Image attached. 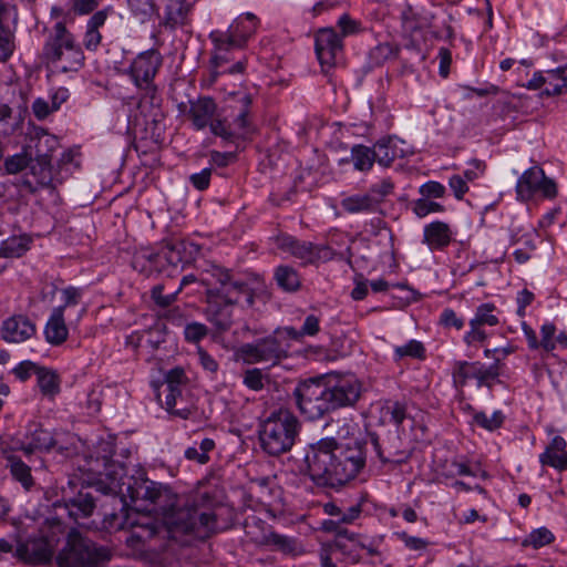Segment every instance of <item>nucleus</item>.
I'll use <instances>...</instances> for the list:
<instances>
[{
	"label": "nucleus",
	"mask_w": 567,
	"mask_h": 567,
	"mask_svg": "<svg viewBox=\"0 0 567 567\" xmlns=\"http://www.w3.org/2000/svg\"><path fill=\"white\" fill-rule=\"evenodd\" d=\"M367 444L359 440L338 443L333 437L320 439L306 451V474L318 487L339 489L364 467Z\"/></svg>",
	"instance_id": "1"
},
{
	"label": "nucleus",
	"mask_w": 567,
	"mask_h": 567,
	"mask_svg": "<svg viewBox=\"0 0 567 567\" xmlns=\"http://www.w3.org/2000/svg\"><path fill=\"white\" fill-rule=\"evenodd\" d=\"M100 447L103 454L87 462L89 471L96 475L100 482L109 481L110 492L128 496L133 504L140 502L145 508L153 505L159 512H166L175 504L177 495L168 485L147 478L143 472L124 476L123 466L112 460L113 445L105 442Z\"/></svg>",
	"instance_id": "2"
},
{
	"label": "nucleus",
	"mask_w": 567,
	"mask_h": 567,
	"mask_svg": "<svg viewBox=\"0 0 567 567\" xmlns=\"http://www.w3.org/2000/svg\"><path fill=\"white\" fill-rule=\"evenodd\" d=\"M200 281L206 287L205 316L219 331L230 328L234 307L240 302L241 297L247 307L255 302V293L249 285L236 279L228 269L220 266L213 265L206 269Z\"/></svg>",
	"instance_id": "3"
},
{
	"label": "nucleus",
	"mask_w": 567,
	"mask_h": 567,
	"mask_svg": "<svg viewBox=\"0 0 567 567\" xmlns=\"http://www.w3.org/2000/svg\"><path fill=\"white\" fill-rule=\"evenodd\" d=\"M164 524L148 527V536L165 534L169 538L178 535L193 534L198 538H207L216 530V516L212 512L200 511L196 505L178 506V498L166 512L161 511Z\"/></svg>",
	"instance_id": "4"
},
{
	"label": "nucleus",
	"mask_w": 567,
	"mask_h": 567,
	"mask_svg": "<svg viewBox=\"0 0 567 567\" xmlns=\"http://www.w3.org/2000/svg\"><path fill=\"white\" fill-rule=\"evenodd\" d=\"M298 417L289 410L272 412L261 424L259 439L262 450L279 456L291 450L300 431Z\"/></svg>",
	"instance_id": "5"
},
{
	"label": "nucleus",
	"mask_w": 567,
	"mask_h": 567,
	"mask_svg": "<svg viewBox=\"0 0 567 567\" xmlns=\"http://www.w3.org/2000/svg\"><path fill=\"white\" fill-rule=\"evenodd\" d=\"M112 555L109 547L99 545L76 528H71L55 560L58 567H93L109 561Z\"/></svg>",
	"instance_id": "6"
},
{
	"label": "nucleus",
	"mask_w": 567,
	"mask_h": 567,
	"mask_svg": "<svg viewBox=\"0 0 567 567\" xmlns=\"http://www.w3.org/2000/svg\"><path fill=\"white\" fill-rule=\"evenodd\" d=\"M285 328H277L271 334L261 338L255 342L241 344L236 355L247 364L270 362L278 364L288 357L291 341L289 340Z\"/></svg>",
	"instance_id": "7"
},
{
	"label": "nucleus",
	"mask_w": 567,
	"mask_h": 567,
	"mask_svg": "<svg viewBox=\"0 0 567 567\" xmlns=\"http://www.w3.org/2000/svg\"><path fill=\"white\" fill-rule=\"evenodd\" d=\"M300 413L310 421H316L332 412L328 382L323 377L300 381L292 392Z\"/></svg>",
	"instance_id": "8"
},
{
	"label": "nucleus",
	"mask_w": 567,
	"mask_h": 567,
	"mask_svg": "<svg viewBox=\"0 0 567 567\" xmlns=\"http://www.w3.org/2000/svg\"><path fill=\"white\" fill-rule=\"evenodd\" d=\"M63 533L62 523L54 520L50 524L48 532L41 530L39 535L19 542L14 550V557L33 566L49 564L59 543L58 535Z\"/></svg>",
	"instance_id": "9"
},
{
	"label": "nucleus",
	"mask_w": 567,
	"mask_h": 567,
	"mask_svg": "<svg viewBox=\"0 0 567 567\" xmlns=\"http://www.w3.org/2000/svg\"><path fill=\"white\" fill-rule=\"evenodd\" d=\"M239 107L231 123L226 120H217L212 124V133L227 142L239 138H247L254 133L255 126L250 120V106L252 103L250 94H243L238 99Z\"/></svg>",
	"instance_id": "10"
},
{
	"label": "nucleus",
	"mask_w": 567,
	"mask_h": 567,
	"mask_svg": "<svg viewBox=\"0 0 567 567\" xmlns=\"http://www.w3.org/2000/svg\"><path fill=\"white\" fill-rule=\"evenodd\" d=\"M44 55L63 72L79 70L84 60L81 45L75 44L72 38H50L44 48Z\"/></svg>",
	"instance_id": "11"
},
{
	"label": "nucleus",
	"mask_w": 567,
	"mask_h": 567,
	"mask_svg": "<svg viewBox=\"0 0 567 567\" xmlns=\"http://www.w3.org/2000/svg\"><path fill=\"white\" fill-rule=\"evenodd\" d=\"M453 382L456 386H464L468 380L475 379L477 386L492 388L494 382H498L499 359L488 367L480 361H456L452 371Z\"/></svg>",
	"instance_id": "12"
},
{
	"label": "nucleus",
	"mask_w": 567,
	"mask_h": 567,
	"mask_svg": "<svg viewBox=\"0 0 567 567\" xmlns=\"http://www.w3.org/2000/svg\"><path fill=\"white\" fill-rule=\"evenodd\" d=\"M186 250L187 244L184 240H169L163 243L156 251L142 250L136 257V261L144 260L148 264V267H161L163 260H166L167 267H172L167 277H174L178 268L188 262Z\"/></svg>",
	"instance_id": "13"
},
{
	"label": "nucleus",
	"mask_w": 567,
	"mask_h": 567,
	"mask_svg": "<svg viewBox=\"0 0 567 567\" xmlns=\"http://www.w3.org/2000/svg\"><path fill=\"white\" fill-rule=\"evenodd\" d=\"M369 443L372 445L378 458L382 463L400 465L410 457V452L403 447V441L399 431H388L385 434L368 433Z\"/></svg>",
	"instance_id": "14"
},
{
	"label": "nucleus",
	"mask_w": 567,
	"mask_h": 567,
	"mask_svg": "<svg viewBox=\"0 0 567 567\" xmlns=\"http://www.w3.org/2000/svg\"><path fill=\"white\" fill-rule=\"evenodd\" d=\"M277 244L280 249L290 252L293 257L301 259L306 264L332 258V250L329 247L313 245L310 241H300L289 235L279 236Z\"/></svg>",
	"instance_id": "15"
},
{
	"label": "nucleus",
	"mask_w": 567,
	"mask_h": 567,
	"mask_svg": "<svg viewBox=\"0 0 567 567\" xmlns=\"http://www.w3.org/2000/svg\"><path fill=\"white\" fill-rule=\"evenodd\" d=\"M496 307L494 303L486 302L480 305L470 320V330L464 334L463 341L467 346L483 343L488 338L486 327H495L499 323L498 317L494 313Z\"/></svg>",
	"instance_id": "16"
},
{
	"label": "nucleus",
	"mask_w": 567,
	"mask_h": 567,
	"mask_svg": "<svg viewBox=\"0 0 567 567\" xmlns=\"http://www.w3.org/2000/svg\"><path fill=\"white\" fill-rule=\"evenodd\" d=\"M62 179L59 173L54 172L51 162L43 159H32L30 173L22 181V186L30 193H37L40 189H55Z\"/></svg>",
	"instance_id": "17"
},
{
	"label": "nucleus",
	"mask_w": 567,
	"mask_h": 567,
	"mask_svg": "<svg viewBox=\"0 0 567 567\" xmlns=\"http://www.w3.org/2000/svg\"><path fill=\"white\" fill-rule=\"evenodd\" d=\"M328 394L332 411L352 406L360 399L361 383L353 377H346L336 381L327 380Z\"/></svg>",
	"instance_id": "18"
},
{
	"label": "nucleus",
	"mask_w": 567,
	"mask_h": 567,
	"mask_svg": "<svg viewBox=\"0 0 567 567\" xmlns=\"http://www.w3.org/2000/svg\"><path fill=\"white\" fill-rule=\"evenodd\" d=\"M162 65V56L156 49L140 53L131 66V74L137 86L148 85Z\"/></svg>",
	"instance_id": "19"
},
{
	"label": "nucleus",
	"mask_w": 567,
	"mask_h": 567,
	"mask_svg": "<svg viewBox=\"0 0 567 567\" xmlns=\"http://www.w3.org/2000/svg\"><path fill=\"white\" fill-rule=\"evenodd\" d=\"M37 333V326L24 315H13L2 321L0 334L9 343H21Z\"/></svg>",
	"instance_id": "20"
},
{
	"label": "nucleus",
	"mask_w": 567,
	"mask_h": 567,
	"mask_svg": "<svg viewBox=\"0 0 567 567\" xmlns=\"http://www.w3.org/2000/svg\"><path fill=\"white\" fill-rule=\"evenodd\" d=\"M27 151L33 159L51 162L53 153L59 147L58 138L41 127H35L30 134Z\"/></svg>",
	"instance_id": "21"
},
{
	"label": "nucleus",
	"mask_w": 567,
	"mask_h": 567,
	"mask_svg": "<svg viewBox=\"0 0 567 567\" xmlns=\"http://www.w3.org/2000/svg\"><path fill=\"white\" fill-rule=\"evenodd\" d=\"M216 112L217 104L212 97L204 96L189 102L188 117L198 131L207 126L212 130V124L220 120L216 117Z\"/></svg>",
	"instance_id": "22"
},
{
	"label": "nucleus",
	"mask_w": 567,
	"mask_h": 567,
	"mask_svg": "<svg viewBox=\"0 0 567 567\" xmlns=\"http://www.w3.org/2000/svg\"><path fill=\"white\" fill-rule=\"evenodd\" d=\"M315 50L322 71L327 72L342 59V38H316Z\"/></svg>",
	"instance_id": "23"
},
{
	"label": "nucleus",
	"mask_w": 567,
	"mask_h": 567,
	"mask_svg": "<svg viewBox=\"0 0 567 567\" xmlns=\"http://www.w3.org/2000/svg\"><path fill=\"white\" fill-rule=\"evenodd\" d=\"M55 444L52 433L43 429L39 423H30L25 433V442L22 443L21 450L25 454L34 451H49Z\"/></svg>",
	"instance_id": "24"
},
{
	"label": "nucleus",
	"mask_w": 567,
	"mask_h": 567,
	"mask_svg": "<svg viewBox=\"0 0 567 567\" xmlns=\"http://www.w3.org/2000/svg\"><path fill=\"white\" fill-rule=\"evenodd\" d=\"M539 462L544 466H550L557 471H567V442L560 436L553 437L545 451L539 455Z\"/></svg>",
	"instance_id": "25"
},
{
	"label": "nucleus",
	"mask_w": 567,
	"mask_h": 567,
	"mask_svg": "<svg viewBox=\"0 0 567 567\" xmlns=\"http://www.w3.org/2000/svg\"><path fill=\"white\" fill-rule=\"evenodd\" d=\"M247 44V38H214V54L210 62L214 68H219L234 60V52L241 50Z\"/></svg>",
	"instance_id": "26"
},
{
	"label": "nucleus",
	"mask_w": 567,
	"mask_h": 567,
	"mask_svg": "<svg viewBox=\"0 0 567 567\" xmlns=\"http://www.w3.org/2000/svg\"><path fill=\"white\" fill-rule=\"evenodd\" d=\"M402 27L405 32H425L433 25L435 17L425 9L406 7L401 14Z\"/></svg>",
	"instance_id": "27"
},
{
	"label": "nucleus",
	"mask_w": 567,
	"mask_h": 567,
	"mask_svg": "<svg viewBox=\"0 0 567 567\" xmlns=\"http://www.w3.org/2000/svg\"><path fill=\"white\" fill-rule=\"evenodd\" d=\"M452 230L449 224L435 220L427 224L423 230V243L429 246L431 250H443L452 241Z\"/></svg>",
	"instance_id": "28"
},
{
	"label": "nucleus",
	"mask_w": 567,
	"mask_h": 567,
	"mask_svg": "<svg viewBox=\"0 0 567 567\" xmlns=\"http://www.w3.org/2000/svg\"><path fill=\"white\" fill-rule=\"evenodd\" d=\"M69 336V329L64 321L62 308H53L44 327V337L48 343L61 346Z\"/></svg>",
	"instance_id": "29"
},
{
	"label": "nucleus",
	"mask_w": 567,
	"mask_h": 567,
	"mask_svg": "<svg viewBox=\"0 0 567 567\" xmlns=\"http://www.w3.org/2000/svg\"><path fill=\"white\" fill-rule=\"evenodd\" d=\"M399 142L391 136L380 138L372 147L375 162L383 167H389L396 158L402 157L403 150L398 147Z\"/></svg>",
	"instance_id": "30"
},
{
	"label": "nucleus",
	"mask_w": 567,
	"mask_h": 567,
	"mask_svg": "<svg viewBox=\"0 0 567 567\" xmlns=\"http://www.w3.org/2000/svg\"><path fill=\"white\" fill-rule=\"evenodd\" d=\"M340 206L350 215L375 214L379 212L368 192L343 197L340 202Z\"/></svg>",
	"instance_id": "31"
},
{
	"label": "nucleus",
	"mask_w": 567,
	"mask_h": 567,
	"mask_svg": "<svg viewBox=\"0 0 567 567\" xmlns=\"http://www.w3.org/2000/svg\"><path fill=\"white\" fill-rule=\"evenodd\" d=\"M544 171L539 166L527 169L518 179L516 190L519 197L528 199L537 193L542 182H544Z\"/></svg>",
	"instance_id": "32"
},
{
	"label": "nucleus",
	"mask_w": 567,
	"mask_h": 567,
	"mask_svg": "<svg viewBox=\"0 0 567 567\" xmlns=\"http://www.w3.org/2000/svg\"><path fill=\"white\" fill-rule=\"evenodd\" d=\"M190 9L192 4L186 0H167L164 20L169 31H174L177 25L186 22Z\"/></svg>",
	"instance_id": "33"
},
{
	"label": "nucleus",
	"mask_w": 567,
	"mask_h": 567,
	"mask_svg": "<svg viewBox=\"0 0 567 567\" xmlns=\"http://www.w3.org/2000/svg\"><path fill=\"white\" fill-rule=\"evenodd\" d=\"M65 507L69 511V515L74 517H89L94 508V497L90 493L79 492L76 496L65 501Z\"/></svg>",
	"instance_id": "34"
},
{
	"label": "nucleus",
	"mask_w": 567,
	"mask_h": 567,
	"mask_svg": "<svg viewBox=\"0 0 567 567\" xmlns=\"http://www.w3.org/2000/svg\"><path fill=\"white\" fill-rule=\"evenodd\" d=\"M31 243L32 239L28 235L11 236L1 241L0 257L20 258L30 249Z\"/></svg>",
	"instance_id": "35"
},
{
	"label": "nucleus",
	"mask_w": 567,
	"mask_h": 567,
	"mask_svg": "<svg viewBox=\"0 0 567 567\" xmlns=\"http://www.w3.org/2000/svg\"><path fill=\"white\" fill-rule=\"evenodd\" d=\"M7 466L10 468L12 477L20 482L25 491H30L34 485V480L31 475V468L23 461L16 455L7 457Z\"/></svg>",
	"instance_id": "36"
},
{
	"label": "nucleus",
	"mask_w": 567,
	"mask_h": 567,
	"mask_svg": "<svg viewBox=\"0 0 567 567\" xmlns=\"http://www.w3.org/2000/svg\"><path fill=\"white\" fill-rule=\"evenodd\" d=\"M17 32V10L13 0H0V35H13Z\"/></svg>",
	"instance_id": "37"
},
{
	"label": "nucleus",
	"mask_w": 567,
	"mask_h": 567,
	"mask_svg": "<svg viewBox=\"0 0 567 567\" xmlns=\"http://www.w3.org/2000/svg\"><path fill=\"white\" fill-rule=\"evenodd\" d=\"M567 91V66L547 71V86L543 94L559 95Z\"/></svg>",
	"instance_id": "38"
},
{
	"label": "nucleus",
	"mask_w": 567,
	"mask_h": 567,
	"mask_svg": "<svg viewBox=\"0 0 567 567\" xmlns=\"http://www.w3.org/2000/svg\"><path fill=\"white\" fill-rule=\"evenodd\" d=\"M351 161L357 171H370L375 162L373 148L362 144L353 145L351 148Z\"/></svg>",
	"instance_id": "39"
},
{
	"label": "nucleus",
	"mask_w": 567,
	"mask_h": 567,
	"mask_svg": "<svg viewBox=\"0 0 567 567\" xmlns=\"http://www.w3.org/2000/svg\"><path fill=\"white\" fill-rule=\"evenodd\" d=\"M277 285L286 291H296L300 287V278L290 266H279L275 270Z\"/></svg>",
	"instance_id": "40"
},
{
	"label": "nucleus",
	"mask_w": 567,
	"mask_h": 567,
	"mask_svg": "<svg viewBox=\"0 0 567 567\" xmlns=\"http://www.w3.org/2000/svg\"><path fill=\"white\" fill-rule=\"evenodd\" d=\"M290 341H300L305 336L313 337L320 330V321L319 318L315 315H309L306 317L305 322L300 330L295 329L293 327H284Z\"/></svg>",
	"instance_id": "41"
},
{
	"label": "nucleus",
	"mask_w": 567,
	"mask_h": 567,
	"mask_svg": "<svg viewBox=\"0 0 567 567\" xmlns=\"http://www.w3.org/2000/svg\"><path fill=\"white\" fill-rule=\"evenodd\" d=\"M37 380L43 395L54 396L59 393V380L54 372L45 368H41L39 371H37Z\"/></svg>",
	"instance_id": "42"
},
{
	"label": "nucleus",
	"mask_w": 567,
	"mask_h": 567,
	"mask_svg": "<svg viewBox=\"0 0 567 567\" xmlns=\"http://www.w3.org/2000/svg\"><path fill=\"white\" fill-rule=\"evenodd\" d=\"M406 357L419 360L424 359L425 348L423 343L417 340H410L408 343L394 348L393 359L395 362Z\"/></svg>",
	"instance_id": "43"
},
{
	"label": "nucleus",
	"mask_w": 567,
	"mask_h": 567,
	"mask_svg": "<svg viewBox=\"0 0 567 567\" xmlns=\"http://www.w3.org/2000/svg\"><path fill=\"white\" fill-rule=\"evenodd\" d=\"M327 429L334 434L333 439H337L338 443H343V440L349 439L355 431V424L347 417H339L331 420L327 423Z\"/></svg>",
	"instance_id": "44"
},
{
	"label": "nucleus",
	"mask_w": 567,
	"mask_h": 567,
	"mask_svg": "<svg viewBox=\"0 0 567 567\" xmlns=\"http://www.w3.org/2000/svg\"><path fill=\"white\" fill-rule=\"evenodd\" d=\"M259 19L251 12H246L239 16L230 25V33L251 34L257 32Z\"/></svg>",
	"instance_id": "45"
},
{
	"label": "nucleus",
	"mask_w": 567,
	"mask_h": 567,
	"mask_svg": "<svg viewBox=\"0 0 567 567\" xmlns=\"http://www.w3.org/2000/svg\"><path fill=\"white\" fill-rule=\"evenodd\" d=\"M394 184L390 178H384L369 187L367 190L373 203L380 210L385 197L393 193Z\"/></svg>",
	"instance_id": "46"
},
{
	"label": "nucleus",
	"mask_w": 567,
	"mask_h": 567,
	"mask_svg": "<svg viewBox=\"0 0 567 567\" xmlns=\"http://www.w3.org/2000/svg\"><path fill=\"white\" fill-rule=\"evenodd\" d=\"M504 414L502 411H495L491 416L485 412H476L473 415V421L476 425L487 430L495 431L499 429L504 422Z\"/></svg>",
	"instance_id": "47"
},
{
	"label": "nucleus",
	"mask_w": 567,
	"mask_h": 567,
	"mask_svg": "<svg viewBox=\"0 0 567 567\" xmlns=\"http://www.w3.org/2000/svg\"><path fill=\"white\" fill-rule=\"evenodd\" d=\"M268 381V374H265L261 369L251 368L247 369L243 374V383L249 390L261 391Z\"/></svg>",
	"instance_id": "48"
},
{
	"label": "nucleus",
	"mask_w": 567,
	"mask_h": 567,
	"mask_svg": "<svg viewBox=\"0 0 567 567\" xmlns=\"http://www.w3.org/2000/svg\"><path fill=\"white\" fill-rule=\"evenodd\" d=\"M411 209L419 218H423L431 213H442L445 210L442 204L424 197L413 200Z\"/></svg>",
	"instance_id": "49"
},
{
	"label": "nucleus",
	"mask_w": 567,
	"mask_h": 567,
	"mask_svg": "<svg viewBox=\"0 0 567 567\" xmlns=\"http://www.w3.org/2000/svg\"><path fill=\"white\" fill-rule=\"evenodd\" d=\"M266 543L285 554L293 553L297 545L293 538L275 532H271L266 536Z\"/></svg>",
	"instance_id": "50"
},
{
	"label": "nucleus",
	"mask_w": 567,
	"mask_h": 567,
	"mask_svg": "<svg viewBox=\"0 0 567 567\" xmlns=\"http://www.w3.org/2000/svg\"><path fill=\"white\" fill-rule=\"evenodd\" d=\"M32 159V156L27 151V146H24L23 152L21 154H16L6 159V171L9 174H17L28 166L30 167Z\"/></svg>",
	"instance_id": "51"
},
{
	"label": "nucleus",
	"mask_w": 567,
	"mask_h": 567,
	"mask_svg": "<svg viewBox=\"0 0 567 567\" xmlns=\"http://www.w3.org/2000/svg\"><path fill=\"white\" fill-rule=\"evenodd\" d=\"M554 540L553 533L546 527H540L533 530L528 537L523 542L524 546H533L534 548H539L545 545L550 544Z\"/></svg>",
	"instance_id": "52"
},
{
	"label": "nucleus",
	"mask_w": 567,
	"mask_h": 567,
	"mask_svg": "<svg viewBox=\"0 0 567 567\" xmlns=\"http://www.w3.org/2000/svg\"><path fill=\"white\" fill-rule=\"evenodd\" d=\"M131 11L141 21H145L155 12V4L153 0H127Z\"/></svg>",
	"instance_id": "53"
},
{
	"label": "nucleus",
	"mask_w": 567,
	"mask_h": 567,
	"mask_svg": "<svg viewBox=\"0 0 567 567\" xmlns=\"http://www.w3.org/2000/svg\"><path fill=\"white\" fill-rule=\"evenodd\" d=\"M208 334V328L200 322H190L185 326L184 337L188 342H198Z\"/></svg>",
	"instance_id": "54"
},
{
	"label": "nucleus",
	"mask_w": 567,
	"mask_h": 567,
	"mask_svg": "<svg viewBox=\"0 0 567 567\" xmlns=\"http://www.w3.org/2000/svg\"><path fill=\"white\" fill-rule=\"evenodd\" d=\"M419 193L422 195V197L427 199L443 198L445 196L446 189L443 184L435 181H430L420 186Z\"/></svg>",
	"instance_id": "55"
},
{
	"label": "nucleus",
	"mask_w": 567,
	"mask_h": 567,
	"mask_svg": "<svg viewBox=\"0 0 567 567\" xmlns=\"http://www.w3.org/2000/svg\"><path fill=\"white\" fill-rule=\"evenodd\" d=\"M213 167L202 169L189 176V183L197 190H205L209 187Z\"/></svg>",
	"instance_id": "56"
},
{
	"label": "nucleus",
	"mask_w": 567,
	"mask_h": 567,
	"mask_svg": "<svg viewBox=\"0 0 567 567\" xmlns=\"http://www.w3.org/2000/svg\"><path fill=\"white\" fill-rule=\"evenodd\" d=\"M164 286L157 285L152 288V299L159 307H168L171 306L177 298L178 291H174L168 295H163Z\"/></svg>",
	"instance_id": "57"
},
{
	"label": "nucleus",
	"mask_w": 567,
	"mask_h": 567,
	"mask_svg": "<svg viewBox=\"0 0 567 567\" xmlns=\"http://www.w3.org/2000/svg\"><path fill=\"white\" fill-rule=\"evenodd\" d=\"M41 368H39L34 362L25 360L20 362L13 370L12 373L16 375L17 379L24 382L28 379L31 378L32 374L37 375V371H39Z\"/></svg>",
	"instance_id": "58"
},
{
	"label": "nucleus",
	"mask_w": 567,
	"mask_h": 567,
	"mask_svg": "<svg viewBox=\"0 0 567 567\" xmlns=\"http://www.w3.org/2000/svg\"><path fill=\"white\" fill-rule=\"evenodd\" d=\"M61 292L63 303L58 308H62V313H64L65 308L76 306L82 297V289L72 286L62 289Z\"/></svg>",
	"instance_id": "59"
},
{
	"label": "nucleus",
	"mask_w": 567,
	"mask_h": 567,
	"mask_svg": "<svg viewBox=\"0 0 567 567\" xmlns=\"http://www.w3.org/2000/svg\"><path fill=\"white\" fill-rule=\"evenodd\" d=\"M440 323L445 328H455L462 330L464 328L463 318L458 317L453 309L446 308L440 317Z\"/></svg>",
	"instance_id": "60"
},
{
	"label": "nucleus",
	"mask_w": 567,
	"mask_h": 567,
	"mask_svg": "<svg viewBox=\"0 0 567 567\" xmlns=\"http://www.w3.org/2000/svg\"><path fill=\"white\" fill-rule=\"evenodd\" d=\"M338 27L340 28L342 35L361 33L364 31L361 27V23L352 19L348 14H343L342 17L339 18Z\"/></svg>",
	"instance_id": "61"
},
{
	"label": "nucleus",
	"mask_w": 567,
	"mask_h": 567,
	"mask_svg": "<svg viewBox=\"0 0 567 567\" xmlns=\"http://www.w3.org/2000/svg\"><path fill=\"white\" fill-rule=\"evenodd\" d=\"M109 11V9H103L91 17L87 22L86 35H99V29L105 23Z\"/></svg>",
	"instance_id": "62"
},
{
	"label": "nucleus",
	"mask_w": 567,
	"mask_h": 567,
	"mask_svg": "<svg viewBox=\"0 0 567 567\" xmlns=\"http://www.w3.org/2000/svg\"><path fill=\"white\" fill-rule=\"evenodd\" d=\"M398 51L399 48L394 43L385 41L383 43L378 44L373 49L372 54L378 60H388L390 58L395 56Z\"/></svg>",
	"instance_id": "63"
},
{
	"label": "nucleus",
	"mask_w": 567,
	"mask_h": 567,
	"mask_svg": "<svg viewBox=\"0 0 567 567\" xmlns=\"http://www.w3.org/2000/svg\"><path fill=\"white\" fill-rule=\"evenodd\" d=\"M398 537L404 543L405 547L409 548L410 550L421 551L424 550L429 545V542L426 539L411 536L405 532L399 533Z\"/></svg>",
	"instance_id": "64"
}]
</instances>
